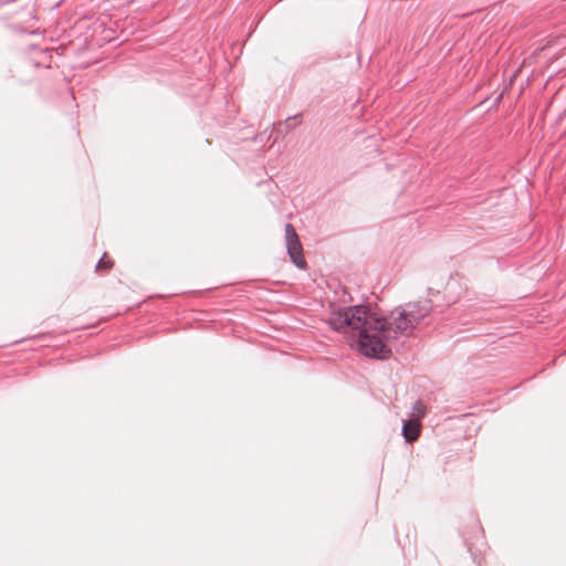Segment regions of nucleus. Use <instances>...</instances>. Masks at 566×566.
<instances>
[{
    "instance_id": "nucleus-6",
    "label": "nucleus",
    "mask_w": 566,
    "mask_h": 566,
    "mask_svg": "<svg viewBox=\"0 0 566 566\" xmlns=\"http://www.w3.org/2000/svg\"><path fill=\"white\" fill-rule=\"evenodd\" d=\"M426 412L427 408L424 403L420 400L416 401L413 406V413L417 416L416 420H419L420 418L424 417Z\"/></svg>"
},
{
    "instance_id": "nucleus-5",
    "label": "nucleus",
    "mask_w": 566,
    "mask_h": 566,
    "mask_svg": "<svg viewBox=\"0 0 566 566\" xmlns=\"http://www.w3.org/2000/svg\"><path fill=\"white\" fill-rule=\"evenodd\" d=\"M114 261L108 256L107 253H104V255L101 258L96 265L97 271H108L113 268Z\"/></svg>"
},
{
    "instance_id": "nucleus-4",
    "label": "nucleus",
    "mask_w": 566,
    "mask_h": 566,
    "mask_svg": "<svg viewBox=\"0 0 566 566\" xmlns=\"http://www.w3.org/2000/svg\"><path fill=\"white\" fill-rule=\"evenodd\" d=\"M421 431V423L419 420H408L402 428V434L407 442L416 441Z\"/></svg>"
},
{
    "instance_id": "nucleus-1",
    "label": "nucleus",
    "mask_w": 566,
    "mask_h": 566,
    "mask_svg": "<svg viewBox=\"0 0 566 566\" xmlns=\"http://www.w3.org/2000/svg\"><path fill=\"white\" fill-rule=\"evenodd\" d=\"M331 327L357 337L358 350L368 357L385 358L390 354L387 342L410 332L416 324L407 310L394 311L381 318L364 306H349L334 311L328 319Z\"/></svg>"
},
{
    "instance_id": "nucleus-3",
    "label": "nucleus",
    "mask_w": 566,
    "mask_h": 566,
    "mask_svg": "<svg viewBox=\"0 0 566 566\" xmlns=\"http://www.w3.org/2000/svg\"><path fill=\"white\" fill-rule=\"evenodd\" d=\"M431 311V304L429 300L418 301L416 303L408 304L407 312L417 325L422 318H424Z\"/></svg>"
},
{
    "instance_id": "nucleus-2",
    "label": "nucleus",
    "mask_w": 566,
    "mask_h": 566,
    "mask_svg": "<svg viewBox=\"0 0 566 566\" xmlns=\"http://www.w3.org/2000/svg\"><path fill=\"white\" fill-rule=\"evenodd\" d=\"M285 240L291 260L296 266L304 269L306 266V261L303 255V248L298 235L291 223L285 224Z\"/></svg>"
}]
</instances>
